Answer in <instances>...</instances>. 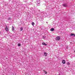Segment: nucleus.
<instances>
[{
	"label": "nucleus",
	"instance_id": "f257e3e1",
	"mask_svg": "<svg viewBox=\"0 0 75 75\" xmlns=\"http://www.w3.org/2000/svg\"><path fill=\"white\" fill-rule=\"evenodd\" d=\"M36 3H37V5L38 6H40L39 4L40 3V0H37Z\"/></svg>",
	"mask_w": 75,
	"mask_h": 75
},
{
	"label": "nucleus",
	"instance_id": "dca6fc26",
	"mask_svg": "<svg viewBox=\"0 0 75 75\" xmlns=\"http://www.w3.org/2000/svg\"><path fill=\"white\" fill-rule=\"evenodd\" d=\"M67 65H69L70 64V63L69 62H68L67 63Z\"/></svg>",
	"mask_w": 75,
	"mask_h": 75
},
{
	"label": "nucleus",
	"instance_id": "9d476101",
	"mask_svg": "<svg viewBox=\"0 0 75 75\" xmlns=\"http://www.w3.org/2000/svg\"><path fill=\"white\" fill-rule=\"evenodd\" d=\"M23 30V28H20V31H21Z\"/></svg>",
	"mask_w": 75,
	"mask_h": 75
},
{
	"label": "nucleus",
	"instance_id": "20e7f679",
	"mask_svg": "<svg viewBox=\"0 0 75 75\" xmlns=\"http://www.w3.org/2000/svg\"><path fill=\"white\" fill-rule=\"evenodd\" d=\"M63 6L64 7H67V4H63Z\"/></svg>",
	"mask_w": 75,
	"mask_h": 75
},
{
	"label": "nucleus",
	"instance_id": "9b49d317",
	"mask_svg": "<svg viewBox=\"0 0 75 75\" xmlns=\"http://www.w3.org/2000/svg\"><path fill=\"white\" fill-rule=\"evenodd\" d=\"M71 36H75V34H71L70 35Z\"/></svg>",
	"mask_w": 75,
	"mask_h": 75
},
{
	"label": "nucleus",
	"instance_id": "f03ea898",
	"mask_svg": "<svg viewBox=\"0 0 75 75\" xmlns=\"http://www.w3.org/2000/svg\"><path fill=\"white\" fill-rule=\"evenodd\" d=\"M5 30L6 31H7V32L8 31H9V30L8 29V27H6L5 28Z\"/></svg>",
	"mask_w": 75,
	"mask_h": 75
},
{
	"label": "nucleus",
	"instance_id": "6e6552de",
	"mask_svg": "<svg viewBox=\"0 0 75 75\" xmlns=\"http://www.w3.org/2000/svg\"><path fill=\"white\" fill-rule=\"evenodd\" d=\"M42 45H47V44H45V43L44 42L42 43Z\"/></svg>",
	"mask_w": 75,
	"mask_h": 75
},
{
	"label": "nucleus",
	"instance_id": "f3484780",
	"mask_svg": "<svg viewBox=\"0 0 75 75\" xmlns=\"http://www.w3.org/2000/svg\"><path fill=\"white\" fill-rule=\"evenodd\" d=\"M1 34V32H0V34Z\"/></svg>",
	"mask_w": 75,
	"mask_h": 75
},
{
	"label": "nucleus",
	"instance_id": "7ed1b4c3",
	"mask_svg": "<svg viewBox=\"0 0 75 75\" xmlns=\"http://www.w3.org/2000/svg\"><path fill=\"white\" fill-rule=\"evenodd\" d=\"M60 36H59L56 37V40L57 41H59L60 40Z\"/></svg>",
	"mask_w": 75,
	"mask_h": 75
},
{
	"label": "nucleus",
	"instance_id": "f8f14e48",
	"mask_svg": "<svg viewBox=\"0 0 75 75\" xmlns=\"http://www.w3.org/2000/svg\"><path fill=\"white\" fill-rule=\"evenodd\" d=\"M43 72H45V74H47V72L45 70H43Z\"/></svg>",
	"mask_w": 75,
	"mask_h": 75
},
{
	"label": "nucleus",
	"instance_id": "4468645a",
	"mask_svg": "<svg viewBox=\"0 0 75 75\" xmlns=\"http://www.w3.org/2000/svg\"><path fill=\"white\" fill-rule=\"evenodd\" d=\"M18 46L19 47H20V46H21V44H18Z\"/></svg>",
	"mask_w": 75,
	"mask_h": 75
},
{
	"label": "nucleus",
	"instance_id": "423d86ee",
	"mask_svg": "<svg viewBox=\"0 0 75 75\" xmlns=\"http://www.w3.org/2000/svg\"><path fill=\"white\" fill-rule=\"evenodd\" d=\"M44 55L45 56V57H47V53H44Z\"/></svg>",
	"mask_w": 75,
	"mask_h": 75
},
{
	"label": "nucleus",
	"instance_id": "ddd939ff",
	"mask_svg": "<svg viewBox=\"0 0 75 75\" xmlns=\"http://www.w3.org/2000/svg\"><path fill=\"white\" fill-rule=\"evenodd\" d=\"M32 25L34 26V24H35V23H34V22H32Z\"/></svg>",
	"mask_w": 75,
	"mask_h": 75
},
{
	"label": "nucleus",
	"instance_id": "a211bd4d",
	"mask_svg": "<svg viewBox=\"0 0 75 75\" xmlns=\"http://www.w3.org/2000/svg\"><path fill=\"white\" fill-rule=\"evenodd\" d=\"M74 52H75V51H74Z\"/></svg>",
	"mask_w": 75,
	"mask_h": 75
},
{
	"label": "nucleus",
	"instance_id": "39448f33",
	"mask_svg": "<svg viewBox=\"0 0 75 75\" xmlns=\"http://www.w3.org/2000/svg\"><path fill=\"white\" fill-rule=\"evenodd\" d=\"M62 63L63 64H65V61L63 60L62 61Z\"/></svg>",
	"mask_w": 75,
	"mask_h": 75
},
{
	"label": "nucleus",
	"instance_id": "0eeeda50",
	"mask_svg": "<svg viewBox=\"0 0 75 75\" xmlns=\"http://www.w3.org/2000/svg\"><path fill=\"white\" fill-rule=\"evenodd\" d=\"M12 31H13L14 30V27L13 26H12Z\"/></svg>",
	"mask_w": 75,
	"mask_h": 75
},
{
	"label": "nucleus",
	"instance_id": "1a4fd4ad",
	"mask_svg": "<svg viewBox=\"0 0 75 75\" xmlns=\"http://www.w3.org/2000/svg\"><path fill=\"white\" fill-rule=\"evenodd\" d=\"M54 28H52L51 29V31H54Z\"/></svg>",
	"mask_w": 75,
	"mask_h": 75
},
{
	"label": "nucleus",
	"instance_id": "2eb2a0df",
	"mask_svg": "<svg viewBox=\"0 0 75 75\" xmlns=\"http://www.w3.org/2000/svg\"><path fill=\"white\" fill-rule=\"evenodd\" d=\"M8 20H11V18H8Z\"/></svg>",
	"mask_w": 75,
	"mask_h": 75
}]
</instances>
